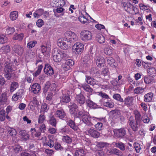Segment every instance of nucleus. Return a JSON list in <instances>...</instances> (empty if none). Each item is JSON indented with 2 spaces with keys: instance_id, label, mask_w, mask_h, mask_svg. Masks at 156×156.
I'll return each instance as SVG.
<instances>
[{
  "instance_id": "c756f323",
  "label": "nucleus",
  "mask_w": 156,
  "mask_h": 156,
  "mask_svg": "<svg viewBox=\"0 0 156 156\" xmlns=\"http://www.w3.org/2000/svg\"><path fill=\"white\" fill-rule=\"evenodd\" d=\"M109 114L112 117L116 118L120 115V112L119 111L115 109L110 111Z\"/></svg>"
},
{
  "instance_id": "338daca9",
  "label": "nucleus",
  "mask_w": 156,
  "mask_h": 156,
  "mask_svg": "<svg viewBox=\"0 0 156 156\" xmlns=\"http://www.w3.org/2000/svg\"><path fill=\"white\" fill-rule=\"evenodd\" d=\"M95 127L97 129L101 130L103 129V124L101 122H98L95 125Z\"/></svg>"
},
{
  "instance_id": "58836bf2",
  "label": "nucleus",
  "mask_w": 156,
  "mask_h": 156,
  "mask_svg": "<svg viewBox=\"0 0 156 156\" xmlns=\"http://www.w3.org/2000/svg\"><path fill=\"white\" fill-rule=\"evenodd\" d=\"M86 104L89 107H96L97 106L96 103L89 100L86 101Z\"/></svg>"
},
{
  "instance_id": "ddd939ff",
  "label": "nucleus",
  "mask_w": 156,
  "mask_h": 156,
  "mask_svg": "<svg viewBox=\"0 0 156 156\" xmlns=\"http://www.w3.org/2000/svg\"><path fill=\"white\" fill-rule=\"evenodd\" d=\"M44 71L47 75H51L54 74V70L51 66L48 64H46Z\"/></svg>"
},
{
  "instance_id": "39448f33",
  "label": "nucleus",
  "mask_w": 156,
  "mask_h": 156,
  "mask_svg": "<svg viewBox=\"0 0 156 156\" xmlns=\"http://www.w3.org/2000/svg\"><path fill=\"white\" fill-rule=\"evenodd\" d=\"M83 48L84 45L80 42H77L73 45L72 49L76 54H79L83 52Z\"/></svg>"
},
{
  "instance_id": "f704fd0d",
  "label": "nucleus",
  "mask_w": 156,
  "mask_h": 156,
  "mask_svg": "<svg viewBox=\"0 0 156 156\" xmlns=\"http://www.w3.org/2000/svg\"><path fill=\"white\" fill-rule=\"evenodd\" d=\"M69 126L74 130H77L78 127L75 125V122L72 120H69L68 121Z\"/></svg>"
},
{
  "instance_id": "bf43d9fd",
  "label": "nucleus",
  "mask_w": 156,
  "mask_h": 156,
  "mask_svg": "<svg viewBox=\"0 0 156 156\" xmlns=\"http://www.w3.org/2000/svg\"><path fill=\"white\" fill-rule=\"evenodd\" d=\"M132 10L130 12V13L132 14H136L139 13V10L138 8L133 5V7L132 8Z\"/></svg>"
},
{
  "instance_id": "13d9d810",
  "label": "nucleus",
  "mask_w": 156,
  "mask_h": 156,
  "mask_svg": "<svg viewBox=\"0 0 156 156\" xmlns=\"http://www.w3.org/2000/svg\"><path fill=\"white\" fill-rule=\"evenodd\" d=\"M78 19L80 21L83 23L85 24L87 23V20L84 16H80L79 17Z\"/></svg>"
},
{
  "instance_id": "b1692460",
  "label": "nucleus",
  "mask_w": 156,
  "mask_h": 156,
  "mask_svg": "<svg viewBox=\"0 0 156 156\" xmlns=\"http://www.w3.org/2000/svg\"><path fill=\"white\" fill-rule=\"evenodd\" d=\"M5 62L4 64L5 68L4 71H12V63L10 62L9 61H6L5 59Z\"/></svg>"
},
{
  "instance_id": "9d476101",
  "label": "nucleus",
  "mask_w": 156,
  "mask_h": 156,
  "mask_svg": "<svg viewBox=\"0 0 156 156\" xmlns=\"http://www.w3.org/2000/svg\"><path fill=\"white\" fill-rule=\"evenodd\" d=\"M105 60L107 64L112 68H116L117 66V63L112 57L108 56L106 58Z\"/></svg>"
},
{
  "instance_id": "864d4df0",
  "label": "nucleus",
  "mask_w": 156,
  "mask_h": 156,
  "mask_svg": "<svg viewBox=\"0 0 156 156\" xmlns=\"http://www.w3.org/2000/svg\"><path fill=\"white\" fill-rule=\"evenodd\" d=\"M75 156H85L84 151L83 150L77 151L75 153Z\"/></svg>"
},
{
  "instance_id": "7c9ffc66",
  "label": "nucleus",
  "mask_w": 156,
  "mask_h": 156,
  "mask_svg": "<svg viewBox=\"0 0 156 156\" xmlns=\"http://www.w3.org/2000/svg\"><path fill=\"white\" fill-rule=\"evenodd\" d=\"M154 78L152 76H147L144 77V81L146 84H150L153 82Z\"/></svg>"
},
{
  "instance_id": "3c124183",
  "label": "nucleus",
  "mask_w": 156,
  "mask_h": 156,
  "mask_svg": "<svg viewBox=\"0 0 156 156\" xmlns=\"http://www.w3.org/2000/svg\"><path fill=\"white\" fill-rule=\"evenodd\" d=\"M41 49L42 52L44 55V53L46 52L48 53L50 51V49L49 47H47L44 45H42L41 46Z\"/></svg>"
},
{
  "instance_id": "69168bd1",
  "label": "nucleus",
  "mask_w": 156,
  "mask_h": 156,
  "mask_svg": "<svg viewBox=\"0 0 156 156\" xmlns=\"http://www.w3.org/2000/svg\"><path fill=\"white\" fill-rule=\"evenodd\" d=\"M55 148L56 150L62 151L63 150V147L61 146L60 144L58 143L55 144Z\"/></svg>"
},
{
  "instance_id": "423d86ee",
  "label": "nucleus",
  "mask_w": 156,
  "mask_h": 156,
  "mask_svg": "<svg viewBox=\"0 0 156 156\" xmlns=\"http://www.w3.org/2000/svg\"><path fill=\"white\" fill-rule=\"evenodd\" d=\"M129 123L133 131L136 132L138 130L140 123L135 121L133 117H130L129 118Z\"/></svg>"
},
{
  "instance_id": "5701e85b",
  "label": "nucleus",
  "mask_w": 156,
  "mask_h": 156,
  "mask_svg": "<svg viewBox=\"0 0 156 156\" xmlns=\"http://www.w3.org/2000/svg\"><path fill=\"white\" fill-rule=\"evenodd\" d=\"M133 113L135 116V121L140 123L141 122L142 118L140 113L137 110H135L133 112Z\"/></svg>"
},
{
  "instance_id": "4c0bfd02",
  "label": "nucleus",
  "mask_w": 156,
  "mask_h": 156,
  "mask_svg": "<svg viewBox=\"0 0 156 156\" xmlns=\"http://www.w3.org/2000/svg\"><path fill=\"white\" fill-rule=\"evenodd\" d=\"M11 19L12 20H16L18 16V12L17 11H14L11 12L10 14Z\"/></svg>"
},
{
  "instance_id": "7ed1b4c3",
  "label": "nucleus",
  "mask_w": 156,
  "mask_h": 156,
  "mask_svg": "<svg viewBox=\"0 0 156 156\" xmlns=\"http://www.w3.org/2000/svg\"><path fill=\"white\" fill-rule=\"evenodd\" d=\"M114 132V135L117 138L121 139L126 137V131L124 128L115 129Z\"/></svg>"
},
{
  "instance_id": "09e8293b",
  "label": "nucleus",
  "mask_w": 156,
  "mask_h": 156,
  "mask_svg": "<svg viewBox=\"0 0 156 156\" xmlns=\"http://www.w3.org/2000/svg\"><path fill=\"white\" fill-rule=\"evenodd\" d=\"M122 76L121 75H119L118 77V79L115 81V80H112L111 81V83L114 86H116L117 84H120V80L122 78Z\"/></svg>"
},
{
  "instance_id": "8fccbe9b",
  "label": "nucleus",
  "mask_w": 156,
  "mask_h": 156,
  "mask_svg": "<svg viewBox=\"0 0 156 156\" xmlns=\"http://www.w3.org/2000/svg\"><path fill=\"white\" fill-rule=\"evenodd\" d=\"M144 89L141 87H138L136 88L133 90L134 94H139L143 92Z\"/></svg>"
},
{
  "instance_id": "0eeeda50",
  "label": "nucleus",
  "mask_w": 156,
  "mask_h": 156,
  "mask_svg": "<svg viewBox=\"0 0 156 156\" xmlns=\"http://www.w3.org/2000/svg\"><path fill=\"white\" fill-rule=\"evenodd\" d=\"M64 40L59 39L58 40V45L60 48L63 49H67L71 48V44H72L68 41H64Z\"/></svg>"
},
{
  "instance_id": "412c9836",
  "label": "nucleus",
  "mask_w": 156,
  "mask_h": 156,
  "mask_svg": "<svg viewBox=\"0 0 156 156\" xmlns=\"http://www.w3.org/2000/svg\"><path fill=\"white\" fill-rule=\"evenodd\" d=\"M4 76L8 80L12 79L14 77V74L12 71H4Z\"/></svg>"
},
{
  "instance_id": "f3484780",
  "label": "nucleus",
  "mask_w": 156,
  "mask_h": 156,
  "mask_svg": "<svg viewBox=\"0 0 156 156\" xmlns=\"http://www.w3.org/2000/svg\"><path fill=\"white\" fill-rule=\"evenodd\" d=\"M65 10L62 7H57L56 9H53V12L54 13V15L55 16L59 17L60 16L57 13H61L60 16H62L64 15Z\"/></svg>"
},
{
  "instance_id": "6e6d98bb",
  "label": "nucleus",
  "mask_w": 156,
  "mask_h": 156,
  "mask_svg": "<svg viewBox=\"0 0 156 156\" xmlns=\"http://www.w3.org/2000/svg\"><path fill=\"white\" fill-rule=\"evenodd\" d=\"M36 44L37 41H31L27 43V47L29 48H31L34 47Z\"/></svg>"
},
{
  "instance_id": "a19ab883",
  "label": "nucleus",
  "mask_w": 156,
  "mask_h": 156,
  "mask_svg": "<svg viewBox=\"0 0 156 156\" xmlns=\"http://www.w3.org/2000/svg\"><path fill=\"white\" fill-rule=\"evenodd\" d=\"M12 150L14 153L17 154L21 151L22 149L20 145H16L12 147Z\"/></svg>"
},
{
  "instance_id": "49530a36",
  "label": "nucleus",
  "mask_w": 156,
  "mask_h": 156,
  "mask_svg": "<svg viewBox=\"0 0 156 156\" xmlns=\"http://www.w3.org/2000/svg\"><path fill=\"white\" fill-rule=\"evenodd\" d=\"M113 98L115 100L119 101L120 102L123 101V99L121 98L120 94H115L113 96Z\"/></svg>"
},
{
  "instance_id": "ea45409f",
  "label": "nucleus",
  "mask_w": 156,
  "mask_h": 156,
  "mask_svg": "<svg viewBox=\"0 0 156 156\" xmlns=\"http://www.w3.org/2000/svg\"><path fill=\"white\" fill-rule=\"evenodd\" d=\"M15 31L14 27H8L5 29V33L7 34H10L13 33Z\"/></svg>"
},
{
  "instance_id": "680f3d73",
  "label": "nucleus",
  "mask_w": 156,
  "mask_h": 156,
  "mask_svg": "<svg viewBox=\"0 0 156 156\" xmlns=\"http://www.w3.org/2000/svg\"><path fill=\"white\" fill-rule=\"evenodd\" d=\"M109 70L108 68H105L102 69L101 71V74L104 76L108 75Z\"/></svg>"
},
{
  "instance_id": "9b49d317",
  "label": "nucleus",
  "mask_w": 156,
  "mask_h": 156,
  "mask_svg": "<svg viewBox=\"0 0 156 156\" xmlns=\"http://www.w3.org/2000/svg\"><path fill=\"white\" fill-rule=\"evenodd\" d=\"M107 153L108 155L115 154L117 156H121L122 153L120 151L116 148H111L107 151Z\"/></svg>"
},
{
  "instance_id": "e2e57ef3",
  "label": "nucleus",
  "mask_w": 156,
  "mask_h": 156,
  "mask_svg": "<svg viewBox=\"0 0 156 156\" xmlns=\"http://www.w3.org/2000/svg\"><path fill=\"white\" fill-rule=\"evenodd\" d=\"M98 93V95L101 97L102 98L106 99L109 98V97L108 95L105 93L101 92H99Z\"/></svg>"
},
{
  "instance_id": "bb28decb",
  "label": "nucleus",
  "mask_w": 156,
  "mask_h": 156,
  "mask_svg": "<svg viewBox=\"0 0 156 156\" xmlns=\"http://www.w3.org/2000/svg\"><path fill=\"white\" fill-rule=\"evenodd\" d=\"M90 73L94 76H98L100 75V72L97 68L93 67L91 69Z\"/></svg>"
},
{
  "instance_id": "f03ea898",
  "label": "nucleus",
  "mask_w": 156,
  "mask_h": 156,
  "mask_svg": "<svg viewBox=\"0 0 156 156\" xmlns=\"http://www.w3.org/2000/svg\"><path fill=\"white\" fill-rule=\"evenodd\" d=\"M64 40L65 41H68L72 44L78 39L77 35L74 32L67 31L65 33Z\"/></svg>"
},
{
  "instance_id": "4d7b16f0",
  "label": "nucleus",
  "mask_w": 156,
  "mask_h": 156,
  "mask_svg": "<svg viewBox=\"0 0 156 156\" xmlns=\"http://www.w3.org/2000/svg\"><path fill=\"white\" fill-rule=\"evenodd\" d=\"M134 146L137 153L140 152L141 149L140 144L137 143H135L134 144Z\"/></svg>"
},
{
  "instance_id": "aec40b11",
  "label": "nucleus",
  "mask_w": 156,
  "mask_h": 156,
  "mask_svg": "<svg viewBox=\"0 0 156 156\" xmlns=\"http://www.w3.org/2000/svg\"><path fill=\"white\" fill-rule=\"evenodd\" d=\"M86 80L88 84L94 86L96 84V80L90 76H86Z\"/></svg>"
},
{
  "instance_id": "6ab92c4d",
  "label": "nucleus",
  "mask_w": 156,
  "mask_h": 156,
  "mask_svg": "<svg viewBox=\"0 0 156 156\" xmlns=\"http://www.w3.org/2000/svg\"><path fill=\"white\" fill-rule=\"evenodd\" d=\"M19 83L13 81L11 82L9 86V91L11 93L13 92L19 87Z\"/></svg>"
},
{
  "instance_id": "a18cd8bd",
  "label": "nucleus",
  "mask_w": 156,
  "mask_h": 156,
  "mask_svg": "<svg viewBox=\"0 0 156 156\" xmlns=\"http://www.w3.org/2000/svg\"><path fill=\"white\" fill-rule=\"evenodd\" d=\"M38 69L35 73H33V75L34 76L36 77L40 73L42 69L43 66L41 65L38 66Z\"/></svg>"
},
{
  "instance_id": "603ef678",
  "label": "nucleus",
  "mask_w": 156,
  "mask_h": 156,
  "mask_svg": "<svg viewBox=\"0 0 156 156\" xmlns=\"http://www.w3.org/2000/svg\"><path fill=\"white\" fill-rule=\"evenodd\" d=\"M8 130L10 136H15L16 134V131L14 129L10 128L8 129Z\"/></svg>"
},
{
  "instance_id": "20e7f679",
  "label": "nucleus",
  "mask_w": 156,
  "mask_h": 156,
  "mask_svg": "<svg viewBox=\"0 0 156 156\" xmlns=\"http://www.w3.org/2000/svg\"><path fill=\"white\" fill-rule=\"evenodd\" d=\"M81 39L82 40L86 41L90 40L92 37L91 32L87 30H83L80 33Z\"/></svg>"
},
{
  "instance_id": "4468645a",
  "label": "nucleus",
  "mask_w": 156,
  "mask_h": 156,
  "mask_svg": "<svg viewBox=\"0 0 156 156\" xmlns=\"http://www.w3.org/2000/svg\"><path fill=\"white\" fill-rule=\"evenodd\" d=\"M19 134L22 136V139L24 141L29 140L30 135L27 132L26 130L19 129Z\"/></svg>"
},
{
  "instance_id": "c9c22d12",
  "label": "nucleus",
  "mask_w": 156,
  "mask_h": 156,
  "mask_svg": "<svg viewBox=\"0 0 156 156\" xmlns=\"http://www.w3.org/2000/svg\"><path fill=\"white\" fill-rule=\"evenodd\" d=\"M62 141L67 144H70L72 143V139L68 136H63Z\"/></svg>"
},
{
  "instance_id": "c85d7f7f",
  "label": "nucleus",
  "mask_w": 156,
  "mask_h": 156,
  "mask_svg": "<svg viewBox=\"0 0 156 156\" xmlns=\"http://www.w3.org/2000/svg\"><path fill=\"white\" fill-rule=\"evenodd\" d=\"M49 123L54 127H56L57 121L56 119L52 115L49 117Z\"/></svg>"
},
{
  "instance_id": "052dcab7",
  "label": "nucleus",
  "mask_w": 156,
  "mask_h": 156,
  "mask_svg": "<svg viewBox=\"0 0 156 156\" xmlns=\"http://www.w3.org/2000/svg\"><path fill=\"white\" fill-rule=\"evenodd\" d=\"M1 50L5 53L9 52L10 51V46L9 45L3 46L1 48Z\"/></svg>"
},
{
  "instance_id": "393cba45",
  "label": "nucleus",
  "mask_w": 156,
  "mask_h": 156,
  "mask_svg": "<svg viewBox=\"0 0 156 156\" xmlns=\"http://www.w3.org/2000/svg\"><path fill=\"white\" fill-rule=\"evenodd\" d=\"M154 94L152 92L148 93L145 94L144 96V101L150 102L151 101L153 97Z\"/></svg>"
},
{
  "instance_id": "79ce46f5",
  "label": "nucleus",
  "mask_w": 156,
  "mask_h": 156,
  "mask_svg": "<svg viewBox=\"0 0 156 156\" xmlns=\"http://www.w3.org/2000/svg\"><path fill=\"white\" fill-rule=\"evenodd\" d=\"M132 98L129 97V96L126 98L124 100L125 104L126 105L127 107L130 106L132 102Z\"/></svg>"
},
{
  "instance_id": "a211bd4d",
  "label": "nucleus",
  "mask_w": 156,
  "mask_h": 156,
  "mask_svg": "<svg viewBox=\"0 0 156 156\" xmlns=\"http://www.w3.org/2000/svg\"><path fill=\"white\" fill-rule=\"evenodd\" d=\"M89 134L92 137L94 138H98L100 136V133L96 130L90 129L88 130Z\"/></svg>"
},
{
  "instance_id": "cd10ccee",
  "label": "nucleus",
  "mask_w": 156,
  "mask_h": 156,
  "mask_svg": "<svg viewBox=\"0 0 156 156\" xmlns=\"http://www.w3.org/2000/svg\"><path fill=\"white\" fill-rule=\"evenodd\" d=\"M23 37L24 35L23 33H21L19 34H16L13 36L12 39L14 40L21 41L23 39Z\"/></svg>"
},
{
  "instance_id": "de8ad7c7",
  "label": "nucleus",
  "mask_w": 156,
  "mask_h": 156,
  "mask_svg": "<svg viewBox=\"0 0 156 156\" xmlns=\"http://www.w3.org/2000/svg\"><path fill=\"white\" fill-rule=\"evenodd\" d=\"M55 2L57 7L63 6L65 4V2L64 0H56Z\"/></svg>"
},
{
  "instance_id": "6e6552de",
  "label": "nucleus",
  "mask_w": 156,
  "mask_h": 156,
  "mask_svg": "<svg viewBox=\"0 0 156 156\" xmlns=\"http://www.w3.org/2000/svg\"><path fill=\"white\" fill-rule=\"evenodd\" d=\"M133 5L130 2L127 0H122V6L125 11L128 13H130Z\"/></svg>"
},
{
  "instance_id": "f8f14e48",
  "label": "nucleus",
  "mask_w": 156,
  "mask_h": 156,
  "mask_svg": "<svg viewBox=\"0 0 156 156\" xmlns=\"http://www.w3.org/2000/svg\"><path fill=\"white\" fill-rule=\"evenodd\" d=\"M105 60L101 56H97L96 58V62L97 66L99 67L103 66L105 64Z\"/></svg>"
},
{
  "instance_id": "0e129e2a",
  "label": "nucleus",
  "mask_w": 156,
  "mask_h": 156,
  "mask_svg": "<svg viewBox=\"0 0 156 156\" xmlns=\"http://www.w3.org/2000/svg\"><path fill=\"white\" fill-rule=\"evenodd\" d=\"M27 53V55H28L30 58H33L35 56L34 52H33L31 50H29Z\"/></svg>"
},
{
  "instance_id": "dca6fc26",
  "label": "nucleus",
  "mask_w": 156,
  "mask_h": 156,
  "mask_svg": "<svg viewBox=\"0 0 156 156\" xmlns=\"http://www.w3.org/2000/svg\"><path fill=\"white\" fill-rule=\"evenodd\" d=\"M82 120L84 123L89 126H91L93 125L90 121V117L87 114L83 115Z\"/></svg>"
},
{
  "instance_id": "a878e982",
  "label": "nucleus",
  "mask_w": 156,
  "mask_h": 156,
  "mask_svg": "<svg viewBox=\"0 0 156 156\" xmlns=\"http://www.w3.org/2000/svg\"><path fill=\"white\" fill-rule=\"evenodd\" d=\"M82 87L84 90L90 93V94L93 93V90L89 85L86 84H83L82 85Z\"/></svg>"
},
{
  "instance_id": "2f4dec72",
  "label": "nucleus",
  "mask_w": 156,
  "mask_h": 156,
  "mask_svg": "<svg viewBox=\"0 0 156 156\" xmlns=\"http://www.w3.org/2000/svg\"><path fill=\"white\" fill-rule=\"evenodd\" d=\"M115 147L119 148L121 150L124 151L125 150V146L124 144L121 142L116 143L115 144Z\"/></svg>"
},
{
  "instance_id": "c03bdc74",
  "label": "nucleus",
  "mask_w": 156,
  "mask_h": 156,
  "mask_svg": "<svg viewBox=\"0 0 156 156\" xmlns=\"http://www.w3.org/2000/svg\"><path fill=\"white\" fill-rule=\"evenodd\" d=\"M103 105L105 106L108 107H113L114 105L113 102L111 100H109L105 102Z\"/></svg>"
},
{
  "instance_id": "774afa93",
  "label": "nucleus",
  "mask_w": 156,
  "mask_h": 156,
  "mask_svg": "<svg viewBox=\"0 0 156 156\" xmlns=\"http://www.w3.org/2000/svg\"><path fill=\"white\" fill-rule=\"evenodd\" d=\"M65 63H66L67 65H68L71 68V67L74 64V61L71 59L66 60L65 62Z\"/></svg>"
},
{
  "instance_id": "1a4fd4ad",
  "label": "nucleus",
  "mask_w": 156,
  "mask_h": 156,
  "mask_svg": "<svg viewBox=\"0 0 156 156\" xmlns=\"http://www.w3.org/2000/svg\"><path fill=\"white\" fill-rule=\"evenodd\" d=\"M13 51L19 55H22L24 51V48L22 45L18 44H15L12 48Z\"/></svg>"
},
{
  "instance_id": "4be33fe9",
  "label": "nucleus",
  "mask_w": 156,
  "mask_h": 156,
  "mask_svg": "<svg viewBox=\"0 0 156 156\" xmlns=\"http://www.w3.org/2000/svg\"><path fill=\"white\" fill-rule=\"evenodd\" d=\"M76 99L77 103L79 104L80 106L83 104L85 102V98L82 94H80L77 96Z\"/></svg>"
},
{
  "instance_id": "37998d69",
  "label": "nucleus",
  "mask_w": 156,
  "mask_h": 156,
  "mask_svg": "<svg viewBox=\"0 0 156 156\" xmlns=\"http://www.w3.org/2000/svg\"><path fill=\"white\" fill-rule=\"evenodd\" d=\"M7 41V38L4 34H0V44H4Z\"/></svg>"
},
{
  "instance_id": "2eb2a0df",
  "label": "nucleus",
  "mask_w": 156,
  "mask_h": 156,
  "mask_svg": "<svg viewBox=\"0 0 156 156\" xmlns=\"http://www.w3.org/2000/svg\"><path fill=\"white\" fill-rule=\"evenodd\" d=\"M40 90V86L38 83H34L30 87V90L34 94L38 93Z\"/></svg>"
},
{
  "instance_id": "473e14b6",
  "label": "nucleus",
  "mask_w": 156,
  "mask_h": 156,
  "mask_svg": "<svg viewBox=\"0 0 156 156\" xmlns=\"http://www.w3.org/2000/svg\"><path fill=\"white\" fill-rule=\"evenodd\" d=\"M96 40L100 44L105 42V38L104 36L101 34H98L96 37Z\"/></svg>"
},
{
  "instance_id": "72a5a7b5",
  "label": "nucleus",
  "mask_w": 156,
  "mask_h": 156,
  "mask_svg": "<svg viewBox=\"0 0 156 156\" xmlns=\"http://www.w3.org/2000/svg\"><path fill=\"white\" fill-rule=\"evenodd\" d=\"M70 98L69 95H63L61 100V102L64 103H68L70 101Z\"/></svg>"
},
{
  "instance_id": "f257e3e1",
  "label": "nucleus",
  "mask_w": 156,
  "mask_h": 156,
  "mask_svg": "<svg viewBox=\"0 0 156 156\" xmlns=\"http://www.w3.org/2000/svg\"><path fill=\"white\" fill-rule=\"evenodd\" d=\"M52 53L53 60L57 62H61L62 59L66 60L69 57L68 55L65 51L57 49H54Z\"/></svg>"
},
{
  "instance_id": "5fc2aeb1",
  "label": "nucleus",
  "mask_w": 156,
  "mask_h": 156,
  "mask_svg": "<svg viewBox=\"0 0 156 156\" xmlns=\"http://www.w3.org/2000/svg\"><path fill=\"white\" fill-rule=\"evenodd\" d=\"M148 72L150 75H152V76H154L156 74L155 69L154 67L149 68L148 70Z\"/></svg>"
},
{
  "instance_id": "e433bc0d",
  "label": "nucleus",
  "mask_w": 156,
  "mask_h": 156,
  "mask_svg": "<svg viewBox=\"0 0 156 156\" xmlns=\"http://www.w3.org/2000/svg\"><path fill=\"white\" fill-rule=\"evenodd\" d=\"M56 115H57V117L61 119L64 118L66 116L64 112L62 109L57 110L56 112Z\"/></svg>"
}]
</instances>
